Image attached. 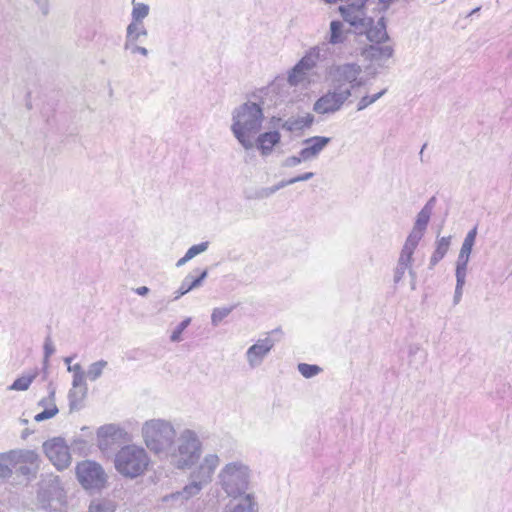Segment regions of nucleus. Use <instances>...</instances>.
I'll use <instances>...</instances> for the list:
<instances>
[{
	"mask_svg": "<svg viewBox=\"0 0 512 512\" xmlns=\"http://www.w3.org/2000/svg\"><path fill=\"white\" fill-rule=\"evenodd\" d=\"M368 1L354 0V2L342 4L338 7V11L356 34L365 35L370 42L379 44L388 38L386 26L383 18L374 24L373 18L368 16L366 8Z\"/></svg>",
	"mask_w": 512,
	"mask_h": 512,
	"instance_id": "obj_1",
	"label": "nucleus"
},
{
	"mask_svg": "<svg viewBox=\"0 0 512 512\" xmlns=\"http://www.w3.org/2000/svg\"><path fill=\"white\" fill-rule=\"evenodd\" d=\"M231 130L245 149L254 147V137L261 130L264 120L263 109L259 104L246 102L236 108L232 117Z\"/></svg>",
	"mask_w": 512,
	"mask_h": 512,
	"instance_id": "obj_2",
	"label": "nucleus"
},
{
	"mask_svg": "<svg viewBox=\"0 0 512 512\" xmlns=\"http://www.w3.org/2000/svg\"><path fill=\"white\" fill-rule=\"evenodd\" d=\"M142 436L147 448L158 456L166 457L176 439L172 423L165 419H151L142 426Z\"/></svg>",
	"mask_w": 512,
	"mask_h": 512,
	"instance_id": "obj_3",
	"label": "nucleus"
},
{
	"mask_svg": "<svg viewBox=\"0 0 512 512\" xmlns=\"http://www.w3.org/2000/svg\"><path fill=\"white\" fill-rule=\"evenodd\" d=\"M202 443L197 433L191 429H184L172 444V449L167 453L166 458L178 469L191 467L200 457Z\"/></svg>",
	"mask_w": 512,
	"mask_h": 512,
	"instance_id": "obj_4",
	"label": "nucleus"
},
{
	"mask_svg": "<svg viewBox=\"0 0 512 512\" xmlns=\"http://www.w3.org/2000/svg\"><path fill=\"white\" fill-rule=\"evenodd\" d=\"M150 458L143 447L126 445L115 455L114 466L119 474L125 478L134 479L145 473Z\"/></svg>",
	"mask_w": 512,
	"mask_h": 512,
	"instance_id": "obj_5",
	"label": "nucleus"
},
{
	"mask_svg": "<svg viewBox=\"0 0 512 512\" xmlns=\"http://www.w3.org/2000/svg\"><path fill=\"white\" fill-rule=\"evenodd\" d=\"M252 470L241 459L226 460V494L253 493Z\"/></svg>",
	"mask_w": 512,
	"mask_h": 512,
	"instance_id": "obj_6",
	"label": "nucleus"
},
{
	"mask_svg": "<svg viewBox=\"0 0 512 512\" xmlns=\"http://www.w3.org/2000/svg\"><path fill=\"white\" fill-rule=\"evenodd\" d=\"M352 96L351 87H331L313 104V111L319 115H333L339 112Z\"/></svg>",
	"mask_w": 512,
	"mask_h": 512,
	"instance_id": "obj_7",
	"label": "nucleus"
},
{
	"mask_svg": "<svg viewBox=\"0 0 512 512\" xmlns=\"http://www.w3.org/2000/svg\"><path fill=\"white\" fill-rule=\"evenodd\" d=\"M361 74L362 67L357 63L334 64L327 71L331 84L351 87V91L363 85Z\"/></svg>",
	"mask_w": 512,
	"mask_h": 512,
	"instance_id": "obj_8",
	"label": "nucleus"
},
{
	"mask_svg": "<svg viewBox=\"0 0 512 512\" xmlns=\"http://www.w3.org/2000/svg\"><path fill=\"white\" fill-rule=\"evenodd\" d=\"M38 502L42 509L57 512L66 505V495L57 477L44 481L38 492Z\"/></svg>",
	"mask_w": 512,
	"mask_h": 512,
	"instance_id": "obj_9",
	"label": "nucleus"
},
{
	"mask_svg": "<svg viewBox=\"0 0 512 512\" xmlns=\"http://www.w3.org/2000/svg\"><path fill=\"white\" fill-rule=\"evenodd\" d=\"M76 475L85 489H101L105 486L107 475L100 464L85 460L77 464Z\"/></svg>",
	"mask_w": 512,
	"mask_h": 512,
	"instance_id": "obj_10",
	"label": "nucleus"
},
{
	"mask_svg": "<svg viewBox=\"0 0 512 512\" xmlns=\"http://www.w3.org/2000/svg\"><path fill=\"white\" fill-rule=\"evenodd\" d=\"M11 472L13 469L26 477H34L39 469V456L34 450L8 451Z\"/></svg>",
	"mask_w": 512,
	"mask_h": 512,
	"instance_id": "obj_11",
	"label": "nucleus"
},
{
	"mask_svg": "<svg viewBox=\"0 0 512 512\" xmlns=\"http://www.w3.org/2000/svg\"><path fill=\"white\" fill-rule=\"evenodd\" d=\"M319 59L320 47L316 46L307 51L288 73V83L298 86L307 82L309 72L316 67Z\"/></svg>",
	"mask_w": 512,
	"mask_h": 512,
	"instance_id": "obj_12",
	"label": "nucleus"
},
{
	"mask_svg": "<svg viewBox=\"0 0 512 512\" xmlns=\"http://www.w3.org/2000/svg\"><path fill=\"white\" fill-rule=\"evenodd\" d=\"M43 449L50 462L58 470H64L71 464L69 447L63 438L56 437L44 442Z\"/></svg>",
	"mask_w": 512,
	"mask_h": 512,
	"instance_id": "obj_13",
	"label": "nucleus"
},
{
	"mask_svg": "<svg viewBox=\"0 0 512 512\" xmlns=\"http://www.w3.org/2000/svg\"><path fill=\"white\" fill-rule=\"evenodd\" d=\"M278 331V329H275L267 333L264 338L258 339L247 349L245 358L251 369L261 366L265 358L270 354L271 350L275 346V340L271 337V334Z\"/></svg>",
	"mask_w": 512,
	"mask_h": 512,
	"instance_id": "obj_14",
	"label": "nucleus"
},
{
	"mask_svg": "<svg viewBox=\"0 0 512 512\" xmlns=\"http://www.w3.org/2000/svg\"><path fill=\"white\" fill-rule=\"evenodd\" d=\"M226 512H258L254 492L226 494Z\"/></svg>",
	"mask_w": 512,
	"mask_h": 512,
	"instance_id": "obj_15",
	"label": "nucleus"
},
{
	"mask_svg": "<svg viewBox=\"0 0 512 512\" xmlns=\"http://www.w3.org/2000/svg\"><path fill=\"white\" fill-rule=\"evenodd\" d=\"M331 142V138L325 136H313L303 141L302 158L311 161L316 159L320 153Z\"/></svg>",
	"mask_w": 512,
	"mask_h": 512,
	"instance_id": "obj_16",
	"label": "nucleus"
},
{
	"mask_svg": "<svg viewBox=\"0 0 512 512\" xmlns=\"http://www.w3.org/2000/svg\"><path fill=\"white\" fill-rule=\"evenodd\" d=\"M366 60L376 63L378 66L383 67L386 61L392 57L393 48L390 45H370L362 52Z\"/></svg>",
	"mask_w": 512,
	"mask_h": 512,
	"instance_id": "obj_17",
	"label": "nucleus"
},
{
	"mask_svg": "<svg viewBox=\"0 0 512 512\" xmlns=\"http://www.w3.org/2000/svg\"><path fill=\"white\" fill-rule=\"evenodd\" d=\"M218 465L219 457L216 454H207L198 469L194 471L192 475L207 485L212 480V476Z\"/></svg>",
	"mask_w": 512,
	"mask_h": 512,
	"instance_id": "obj_18",
	"label": "nucleus"
},
{
	"mask_svg": "<svg viewBox=\"0 0 512 512\" xmlns=\"http://www.w3.org/2000/svg\"><path fill=\"white\" fill-rule=\"evenodd\" d=\"M48 389V396L38 402V405L43 408V411L35 415L34 420L36 422L53 418L59 412L55 403V388L50 384Z\"/></svg>",
	"mask_w": 512,
	"mask_h": 512,
	"instance_id": "obj_19",
	"label": "nucleus"
},
{
	"mask_svg": "<svg viewBox=\"0 0 512 512\" xmlns=\"http://www.w3.org/2000/svg\"><path fill=\"white\" fill-rule=\"evenodd\" d=\"M207 277V270L195 269L189 273L181 282L179 289L176 292L175 300L185 295L194 288L199 287L203 280Z\"/></svg>",
	"mask_w": 512,
	"mask_h": 512,
	"instance_id": "obj_20",
	"label": "nucleus"
},
{
	"mask_svg": "<svg viewBox=\"0 0 512 512\" xmlns=\"http://www.w3.org/2000/svg\"><path fill=\"white\" fill-rule=\"evenodd\" d=\"M281 135L278 131H269L254 137V146L260 150L263 156L269 155L274 146L280 142Z\"/></svg>",
	"mask_w": 512,
	"mask_h": 512,
	"instance_id": "obj_21",
	"label": "nucleus"
},
{
	"mask_svg": "<svg viewBox=\"0 0 512 512\" xmlns=\"http://www.w3.org/2000/svg\"><path fill=\"white\" fill-rule=\"evenodd\" d=\"M204 486H206L204 482H202L201 480H199L198 478L194 477L191 474V482L188 485H186L181 491L163 497V501L167 502L169 500H174L178 498L188 500L191 497L199 494V492L202 490Z\"/></svg>",
	"mask_w": 512,
	"mask_h": 512,
	"instance_id": "obj_22",
	"label": "nucleus"
},
{
	"mask_svg": "<svg viewBox=\"0 0 512 512\" xmlns=\"http://www.w3.org/2000/svg\"><path fill=\"white\" fill-rule=\"evenodd\" d=\"M314 122V116L310 113H307L304 116H300L297 118H289L285 121H282L281 128L289 131V132H296L301 131L304 128L310 127L312 123Z\"/></svg>",
	"mask_w": 512,
	"mask_h": 512,
	"instance_id": "obj_23",
	"label": "nucleus"
},
{
	"mask_svg": "<svg viewBox=\"0 0 512 512\" xmlns=\"http://www.w3.org/2000/svg\"><path fill=\"white\" fill-rule=\"evenodd\" d=\"M346 36L347 31L344 30L343 22L339 20H332L326 37L328 43L334 46L342 44L346 40Z\"/></svg>",
	"mask_w": 512,
	"mask_h": 512,
	"instance_id": "obj_24",
	"label": "nucleus"
},
{
	"mask_svg": "<svg viewBox=\"0 0 512 512\" xmlns=\"http://www.w3.org/2000/svg\"><path fill=\"white\" fill-rule=\"evenodd\" d=\"M431 215L432 214L428 213V211L420 210V212L417 214L413 229L408 237L420 242L428 226Z\"/></svg>",
	"mask_w": 512,
	"mask_h": 512,
	"instance_id": "obj_25",
	"label": "nucleus"
},
{
	"mask_svg": "<svg viewBox=\"0 0 512 512\" xmlns=\"http://www.w3.org/2000/svg\"><path fill=\"white\" fill-rule=\"evenodd\" d=\"M88 388L71 387L68 392L69 409L71 412L79 411L83 407V402L87 396Z\"/></svg>",
	"mask_w": 512,
	"mask_h": 512,
	"instance_id": "obj_26",
	"label": "nucleus"
},
{
	"mask_svg": "<svg viewBox=\"0 0 512 512\" xmlns=\"http://www.w3.org/2000/svg\"><path fill=\"white\" fill-rule=\"evenodd\" d=\"M419 244V241H416L412 238L407 237L405 240V243L401 249L399 258L397 262L402 264H407L408 266L412 267L413 263V254Z\"/></svg>",
	"mask_w": 512,
	"mask_h": 512,
	"instance_id": "obj_27",
	"label": "nucleus"
},
{
	"mask_svg": "<svg viewBox=\"0 0 512 512\" xmlns=\"http://www.w3.org/2000/svg\"><path fill=\"white\" fill-rule=\"evenodd\" d=\"M148 31L143 23H129L126 28L124 43L141 42L142 37H147Z\"/></svg>",
	"mask_w": 512,
	"mask_h": 512,
	"instance_id": "obj_28",
	"label": "nucleus"
},
{
	"mask_svg": "<svg viewBox=\"0 0 512 512\" xmlns=\"http://www.w3.org/2000/svg\"><path fill=\"white\" fill-rule=\"evenodd\" d=\"M451 237H441L436 241V248L430 259V265H436L444 258L450 247Z\"/></svg>",
	"mask_w": 512,
	"mask_h": 512,
	"instance_id": "obj_29",
	"label": "nucleus"
},
{
	"mask_svg": "<svg viewBox=\"0 0 512 512\" xmlns=\"http://www.w3.org/2000/svg\"><path fill=\"white\" fill-rule=\"evenodd\" d=\"M406 272H408L409 276L411 277V288L415 289L416 284V272L413 270L412 267L408 266L407 264H402L397 262L396 267L394 268L393 272V282L394 284H398L402 281L404 278Z\"/></svg>",
	"mask_w": 512,
	"mask_h": 512,
	"instance_id": "obj_30",
	"label": "nucleus"
},
{
	"mask_svg": "<svg viewBox=\"0 0 512 512\" xmlns=\"http://www.w3.org/2000/svg\"><path fill=\"white\" fill-rule=\"evenodd\" d=\"M208 247H209V242H207V241L191 246L186 251L185 255L177 261L176 267H181V266L185 265L187 262L192 260L197 255L205 252L208 249Z\"/></svg>",
	"mask_w": 512,
	"mask_h": 512,
	"instance_id": "obj_31",
	"label": "nucleus"
},
{
	"mask_svg": "<svg viewBox=\"0 0 512 512\" xmlns=\"http://www.w3.org/2000/svg\"><path fill=\"white\" fill-rule=\"evenodd\" d=\"M116 504L110 499H93L89 505L88 512H115Z\"/></svg>",
	"mask_w": 512,
	"mask_h": 512,
	"instance_id": "obj_32",
	"label": "nucleus"
},
{
	"mask_svg": "<svg viewBox=\"0 0 512 512\" xmlns=\"http://www.w3.org/2000/svg\"><path fill=\"white\" fill-rule=\"evenodd\" d=\"M132 6L130 23H143V20L149 15V6L136 0H132Z\"/></svg>",
	"mask_w": 512,
	"mask_h": 512,
	"instance_id": "obj_33",
	"label": "nucleus"
},
{
	"mask_svg": "<svg viewBox=\"0 0 512 512\" xmlns=\"http://www.w3.org/2000/svg\"><path fill=\"white\" fill-rule=\"evenodd\" d=\"M107 366H108V362L103 359L91 363L88 366L87 371L85 372L87 379H89L92 382L96 381L97 379H99L102 376V374Z\"/></svg>",
	"mask_w": 512,
	"mask_h": 512,
	"instance_id": "obj_34",
	"label": "nucleus"
},
{
	"mask_svg": "<svg viewBox=\"0 0 512 512\" xmlns=\"http://www.w3.org/2000/svg\"><path fill=\"white\" fill-rule=\"evenodd\" d=\"M37 377V372L17 378L7 389L11 391H26Z\"/></svg>",
	"mask_w": 512,
	"mask_h": 512,
	"instance_id": "obj_35",
	"label": "nucleus"
},
{
	"mask_svg": "<svg viewBox=\"0 0 512 512\" xmlns=\"http://www.w3.org/2000/svg\"><path fill=\"white\" fill-rule=\"evenodd\" d=\"M387 92V89H382L378 93L372 94V95H365L360 98V100L357 103V111H362L369 107L370 105L374 104L376 101H378L382 96H384Z\"/></svg>",
	"mask_w": 512,
	"mask_h": 512,
	"instance_id": "obj_36",
	"label": "nucleus"
},
{
	"mask_svg": "<svg viewBox=\"0 0 512 512\" xmlns=\"http://www.w3.org/2000/svg\"><path fill=\"white\" fill-rule=\"evenodd\" d=\"M469 259H470L469 253H464L462 251L459 252L458 259L456 262V271H455L456 277H465L466 278L467 265H468Z\"/></svg>",
	"mask_w": 512,
	"mask_h": 512,
	"instance_id": "obj_37",
	"label": "nucleus"
},
{
	"mask_svg": "<svg viewBox=\"0 0 512 512\" xmlns=\"http://www.w3.org/2000/svg\"><path fill=\"white\" fill-rule=\"evenodd\" d=\"M299 373L305 378H312L318 375L322 369L318 365L300 363L297 366Z\"/></svg>",
	"mask_w": 512,
	"mask_h": 512,
	"instance_id": "obj_38",
	"label": "nucleus"
},
{
	"mask_svg": "<svg viewBox=\"0 0 512 512\" xmlns=\"http://www.w3.org/2000/svg\"><path fill=\"white\" fill-rule=\"evenodd\" d=\"M477 236V226L472 228L464 238L460 251L471 254Z\"/></svg>",
	"mask_w": 512,
	"mask_h": 512,
	"instance_id": "obj_39",
	"label": "nucleus"
},
{
	"mask_svg": "<svg viewBox=\"0 0 512 512\" xmlns=\"http://www.w3.org/2000/svg\"><path fill=\"white\" fill-rule=\"evenodd\" d=\"M11 474V466L8 453H0V479L10 477Z\"/></svg>",
	"mask_w": 512,
	"mask_h": 512,
	"instance_id": "obj_40",
	"label": "nucleus"
},
{
	"mask_svg": "<svg viewBox=\"0 0 512 512\" xmlns=\"http://www.w3.org/2000/svg\"><path fill=\"white\" fill-rule=\"evenodd\" d=\"M191 323V318H185L182 322H180L177 327L173 330L170 340L172 342H180L182 340L183 331L189 326Z\"/></svg>",
	"mask_w": 512,
	"mask_h": 512,
	"instance_id": "obj_41",
	"label": "nucleus"
},
{
	"mask_svg": "<svg viewBox=\"0 0 512 512\" xmlns=\"http://www.w3.org/2000/svg\"><path fill=\"white\" fill-rule=\"evenodd\" d=\"M139 42L124 43V50L129 51L131 54H141L146 57L149 54L147 48L138 45Z\"/></svg>",
	"mask_w": 512,
	"mask_h": 512,
	"instance_id": "obj_42",
	"label": "nucleus"
},
{
	"mask_svg": "<svg viewBox=\"0 0 512 512\" xmlns=\"http://www.w3.org/2000/svg\"><path fill=\"white\" fill-rule=\"evenodd\" d=\"M306 161H308V159H303L302 158V150H300L298 155H293V156L287 157L283 161L282 166L288 167V168H292V167H296L299 164H301L302 162H306Z\"/></svg>",
	"mask_w": 512,
	"mask_h": 512,
	"instance_id": "obj_43",
	"label": "nucleus"
},
{
	"mask_svg": "<svg viewBox=\"0 0 512 512\" xmlns=\"http://www.w3.org/2000/svg\"><path fill=\"white\" fill-rule=\"evenodd\" d=\"M465 280V277H456V287L453 297V302L455 305H457L461 301Z\"/></svg>",
	"mask_w": 512,
	"mask_h": 512,
	"instance_id": "obj_44",
	"label": "nucleus"
},
{
	"mask_svg": "<svg viewBox=\"0 0 512 512\" xmlns=\"http://www.w3.org/2000/svg\"><path fill=\"white\" fill-rule=\"evenodd\" d=\"M55 353V347L50 337L44 343V365L48 364L49 358Z\"/></svg>",
	"mask_w": 512,
	"mask_h": 512,
	"instance_id": "obj_45",
	"label": "nucleus"
},
{
	"mask_svg": "<svg viewBox=\"0 0 512 512\" xmlns=\"http://www.w3.org/2000/svg\"><path fill=\"white\" fill-rule=\"evenodd\" d=\"M87 376L85 373L76 374L72 376V387L74 388H88L86 383Z\"/></svg>",
	"mask_w": 512,
	"mask_h": 512,
	"instance_id": "obj_46",
	"label": "nucleus"
},
{
	"mask_svg": "<svg viewBox=\"0 0 512 512\" xmlns=\"http://www.w3.org/2000/svg\"><path fill=\"white\" fill-rule=\"evenodd\" d=\"M117 428L114 425L102 426L98 430L99 437H113L116 434Z\"/></svg>",
	"mask_w": 512,
	"mask_h": 512,
	"instance_id": "obj_47",
	"label": "nucleus"
},
{
	"mask_svg": "<svg viewBox=\"0 0 512 512\" xmlns=\"http://www.w3.org/2000/svg\"><path fill=\"white\" fill-rule=\"evenodd\" d=\"M40 12L46 16L50 10V0H33Z\"/></svg>",
	"mask_w": 512,
	"mask_h": 512,
	"instance_id": "obj_48",
	"label": "nucleus"
},
{
	"mask_svg": "<svg viewBox=\"0 0 512 512\" xmlns=\"http://www.w3.org/2000/svg\"><path fill=\"white\" fill-rule=\"evenodd\" d=\"M223 319H224V310H222L220 308L214 309L212 316H211L212 324L217 326L222 322Z\"/></svg>",
	"mask_w": 512,
	"mask_h": 512,
	"instance_id": "obj_49",
	"label": "nucleus"
},
{
	"mask_svg": "<svg viewBox=\"0 0 512 512\" xmlns=\"http://www.w3.org/2000/svg\"><path fill=\"white\" fill-rule=\"evenodd\" d=\"M277 192V189L275 188V185L274 186H271V187H266V188H262L258 193H257V197L258 198H268L270 197L271 195H273L274 193Z\"/></svg>",
	"mask_w": 512,
	"mask_h": 512,
	"instance_id": "obj_50",
	"label": "nucleus"
},
{
	"mask_svg": "<svg viewBox=\"0 0 512 512\" xmlns=\"http://www.w3.org/2000/svg\"><path fill=\"white\" fill-rule=\"evenodd\" d=\"M314 177V173L313 172H306V173H303L301 175H298L296 177H293V183H297V182H301V181H308L310 180L311 178Z\"/></svg>",
	"mask_w": 512,
	"mask_h": 512,
	"instance_id": "obj_51",
	"label": "nucleus"
},
{
	"mask_svg": "<svg viewBox=\"0 0 512 512\" xmlns=\"http://www.w3.org/2000/svg\"><path fill=\"white\" fill-rule=\"evenodd\" d=\"M67 370L69 372H72L73 375L85 373V371L82 369V366L79 363L68 366Z\"/></svg>",
	"mask_w": 512,
	"mask_h": 512,
	"instance_id": "obj_52",
	"label": "nucleus"
},
{
	"mask_svg": "<svg viewBox=\"0 0 512 512\" xmlns=\"http://www.w3.org/2000/svg\"><path fill=\"white\" fill-rule=\"evenodd\" d=\"M435 201V197L430 198L421 210L428 211V213L432 214Z\"/></svg>",
	"mask_w": 512,
	"mask_h": 512,
	"instance_id": "obj_53",
	"label": "nucleus"
},
{
	"mask_svg": "<svg viewBox=\"0 0 512 512\" xmlns=\"http://www.w3.org/2000/svg\"><path fill=\"white\" fill-rule=\"evenodd\" d=\"M292 184H294V183H293V179H292V178H290V179H287V180H282V181H280L279 183H277V184L275 185V188H276V189H277V191H278V190H280V189H282V188H284V187H286V186L292 185Z\"/></svg>",
	"mask_w": 512,
	"mask_h": 512,
	"instance_id": "obj_54",
	"label": "nucleus"
},
{
	"mask_svg": "<svg viewBox=\"0 0 512 512\" xmlns=\"http://www.w3.org/2000/svg\"><path fill=\"white\" fill-rule=\"evenodd\" d=\"M135 292L140 296H145L149 293V288L146 286H141L135 289Z\"/></svg>",
	"mask_w": 512,
	"mask_h": 512,
	"instance_id": "obj_55",
	"label": "nucleus"
},
{
	"mask_svg": "<svg viewBox=\"0 0 512 512\" xmlns=\"http://www.w3.org/2000/svg\"><path fill=\"white\" fill-rule=\"evenodd\" d=\"M393 0H379V3L383 5V9H387Z\"/></svg>",
	"mask_w": 512,
	"mask_h": 512,
	"instance_id": "obj_56",
	"label": "nucleus"
},
{
	"mask_svg": "<svg viewBox=\"0 0 512 512\" xmlns=\"http://www.w3.org/2000/svg\"><path fill=\"white\" fill-rule=\"evenodd\" d=\"M72 359H73V357H71V356L64 358V362H65V364H67V367L71 366Z\"/></svg>",
	"mask_w": 512,
	"mask_h": 512,
	"instance_id": "obj_57",
	"label": "nucleus"
},
{
	"mask_svg": "<svg viewBox=\"0 0 512 512\" xmlns=\"http://www.w3.org/2000/svg\"><path fill=\"white\" fill-rule=\"evenodd\" d=\"M231 310L226 308L225 315L227 316Z\"/></svg>",
	"mask_w": 512,
	"mask_h": 512,
	"instance_id": "obj_58",
	"label": "nucleus"
}]
</instances>
